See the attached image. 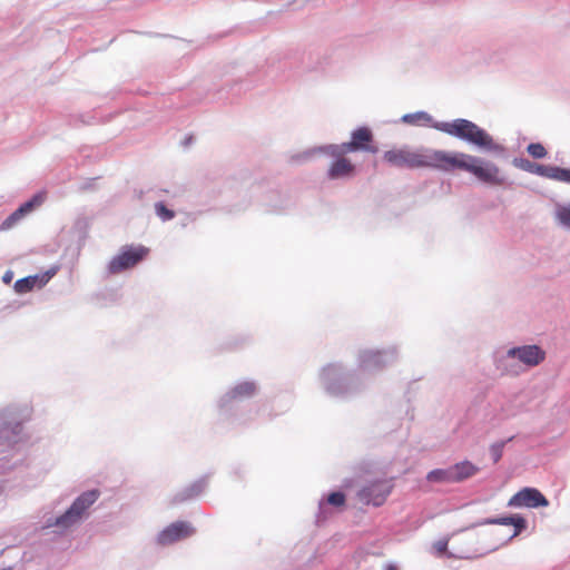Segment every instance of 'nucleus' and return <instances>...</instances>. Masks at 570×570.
I'll use <instances>...</instances> for the list:
<instances>
[{
  "label": "nucleus",
  "mask_w": 570,
  "mask_h": 570,
  "mask_svg": "<svg viewBox=\"0 0 570 570\" xmlns=\"http://www.w3.org/2000/svg\"><path fill=\"white\" fill-rule=\"evenodd\" d=\"M155 210L157 216L164 222L170 220L175 217L174 210L168 209L161 202L155 204Z\"/></svg>",
  "instance_id": "nucleus-26"
},
{
  "label": "nucleus",
  "mask_w": 570,
  "mask_h": 570,
  "mask_svg": "<svg viewBox=\"0 0 570 570\" xmlns=\"http://www.w3.org/2000/svg\"><path fill=\"white\" fill-rule=\"evenodd\" d=\"M455 483H461L473 475H475L480 469L469 460L458 462L452 465Z\"/></svg>",
  "instance_id": "nucleus-19"
},
{
  "label": "nucleus",
  "mask_w": 570,
  "mask_h": 570,
  "mask_svg": "<svg viewBox=\"0 0 570 570\" xmlns=\"http://www.w3.org/2000/svg\"><path fill=\"white\" fill-rule=\"evenodd\" d=\"M275 60L278 62L279 70H289L295 73L320 71L325 66V59L317 50L286 49L271 57L268 62L274 65Z\"/></svg>",
  "instance_id": "nucleus-5"
},
{
  "label": "nucleus",
  "mask_w": 570,
  "mask_h": 570,
  "mask_svg": "<svg viewBox=\"0 0 570 570\" xmlns=\"http://www.w3.org/2000/svg\"><path fill=\"white\" fill-rule=\"evenodd\" d=\"M41 285L38 276H28L21 279H18L14 284V289L18 293H27L33 289L36 285Z\"/></svg>",
  "instance_id": "nucleus-22"
},
{
  "label": "nucleus",
  "mask_w": 570,
  "mask_h": 570,
  "mask_svg": "<svg viewBox=\"0 0 570 570\" xmlns=\"http://www.w3.org/2000/svg\"><path fill=\"white\" fill-rule=\"evenodd\" d=\"M149 254V248L138 246H124L121 250L111 258L108 264L109 274H120L127 269L135 267L141 261H144Z\"/></svg>",
  "instance_id": "nucleus-8"
},
{
  "label": "nucleus",
  "mask_w": 570,
  "mask_h": 570,
  "mask_svg": "<svg viewBox=\"0 0 570 570\" xmlns=\"http://www.w3.org/2000/svg\"><path fill=\"white\" fill-rule=\"evenodd\" d=\"M99 495L98 490H90L80 494L71 507L57 519L56 525L69 528L79 521L83 513L98 500Z\"/></svg>",
  "instance_id": "nucleus-10"
},
{
  "label": "nucleus",
  "mask_w": 570,
  "mask_h": 570,
  "mask_svg": "<svg viewBox=\"0 0 570 570\" xmlns=\"http://www.w3.org/2000/svg\"><path fill=\"white\" fill-rule=\"evenodd\" d=\"M373 142V132L366 127H357L351 134V140L335 145H322L308 148L293 157V160L302 163L313 158L316 155H326V156H343L347 153H357L365 151L371 154L377 153V147L372 145Z\"/></svg>",
  "instance_id": "nucleus-4"
},
{
  "label": "nucleus",
  "mask_w": 570,
  "mask_h": 570,
  "mask_svg": "<svg viewBox=\"0 0 570 570\" xmlns=\"http://www.w3.org/2000/svg\"><path fill=\"white\" fill-rule=\"evenodd\" d=\"M390 492L391 488L385 481L376 480L358 490L357 497L365 504L380 507L385 502Z\"/></svg>",
  "instance_id": "nucleus-12"
},
{
  "label": "nucleus",
  "mask_w": 570,
  "mask_h": 570,
  "mask_svg": "<svg viewBox=\"0 0 570 570\" xmlns=\"http://www.w3.org/2000/svg\"><path fill=\"white\" fill-rule=\"evenodd\" d=\"M195 532L194 528L185 521H177L165 528L157 537L161 546L173 544L183 539L189 538Z\"/></svg>",
  "instance_id": "nucleus-14"
},
{
  "label": "nucleus",
  "mask_w": 570,
  "mask_h": 570,
  "mask_svg": "<svg viewBox=\"0 0 570 570\" xmlns=\"http://www.w3.org/2000/svg\"><path fill=\"white\" fill-rule=\"evenodd\" d=\"M527 153L535 159H542L548 155L546 147L541 142L529 144L527 146Z\"/></svg>",
  "instance_id": "nucleus-25"
},
{
  "label": "nucleus",
  "mask_w": 570,
  "mask_h": 570,
  "mask_svg": "<svg viewBox=\"0 0 570 570\" xmlns=\"http://www.w3.org/2000/svg\"><path fill=\"white\" fill-rule=\"evenodd\" d=\"M490 524L512 525L514 528V530H513V533L509 538V540H511L527 529L528 521L525 518H523L520 514H510V515H505V517L484 518V519H481V520L474 522L469 528H476V527L490 525Z\"/></svg>",
  "instance_id": "nucleus-15"
},
{
  "label": "nucleus",
  "mask_w": 570,
  "mask_h": 570,
  "mask_svg": "<svg viewBox=\"0 0 570 570\" xmlns=\"http://www.w3.org/2000/svg\"><path fill=\"white\" fill-rule=\"evenodd\" d=\"M3 281L9 283L11 281V276L9 274L4 275Z\"/></svg>",
  "instance_id": "nucleus-33"
},
{
  "label": "nucleus",
  "mask_w": 570,
  "mask_h": 570,
  "mask_svg": "<svg viewBox=\"0 0 570 570\" xmlns=\"http://www.w3.org/2000/svg\"><path fill=\"white\" fill-rule=\"evenodd\" d=\"M426 167L436 168L443 171L455 169L472 174L481 183L512 187L513 183L502 175L497 164L482 157L464 153H448L444 150H432L426 154Z\"/></svg>",
  "instance_id": "nucleus-2"
},
{
  "label": "nucleus",
  "mask_w": 570,
  "mask_h": 570,
  "mask_svg": "<svg viewBox=\"0 0 570 570\" xmlns=\"http://www.w3.org/2000/svg\"><path fill=\"white\" fill-rule=\"evenodd\" d=\"M550 168H551L550 165H542V164L535 163L531 174H534V175H538V176H541L544 178H549L550 177Z\"/></svg>",
  "instance_id": "nucleus-29"
},
{
  "label": "nucleus",
  "mask_w": 570,
  "mask_h": 570,
  "mask_svg": "<svg viewBox=\"0 0 570 570\" xmlns=\"http://www.w3.org/2000/svg\"><path fill=\"white\" fill-rule=\"evenodd\" d=\"M513 439H514V436L512 435L507 440H501V441L494 442L490 445L489 451H490V455H491L493 463H498L501 460V458L503 455L504 446L507 445V443L511 442Z\"/></svg>",
  "instance_id": "nucleus-23"
},
{
  "label": "nucleus",
  "mask_w": 570,
  "mask_h": 570,
  "mask_svg": "<svg viewBox=\"0 0 570 570\" xmlns=\"http://www.w3.org/2000/svg\"><path fill=\"white\" fill-rule=\"evenodd\" d=\"M336 159L333 161L331 167L327 170V177L330 179H336L338 177H344L351 174L354 169L351 161L342 156H335Z\"/></svg>",
  "instance_id": "nucleus-20"
},
{
  "label": "nucleus",
  "mask_w": 570,
  "mask_h": 570,
  "mask_svg": "<svg viewBox=\"0 0 570 570\" xmlns=\"http://www.w3.org/2000/svg\"><path fill=\"white\" fill-rule=\"evenodd\" d=\"M513 508H541L548 507V499L535 488H523L518 491L508 502Z\"/></svg>",
  "instance_id": "nucleus-13"
},
{
  "label": "nucleus",
  "mask_w": 570,
  "mask_h": 570,
  "mask_svg": "<svg viewBox=\"0 0 570 570\" xmlns=\"http://www.w3.org/2000/svg\"><path fill=\"white\" fill-rule=\"evenodd\" d=\"M99 495L98 490H90L80 494L71 507L57 519L56 525L69 528L79 521L83 513L98 500Z\"/></svg>",
  "instance_id": "nucleus-9"
},
{
  "label": "nucleus",
  "mask_w": 570,
  "mask_h": 570,
  "mask_svg": "<svg viewBox=\"0 0 570 570\" xmlns=\"http://www.w3.org/2000/svg\"><path fill=\"white\" fill-rule=\"evenodd\" d=\"M384 570H399V567L394 562H387L384 564Z\"/></svg>",
  "instance_id": "nucleus-32"
},
{
  "label": "nucleus",
  "mask_w": 570,
  "mask_h": 570,
  "mask_svg": "<svg viewBox=\"0 0 570 570\" xmlns=\"http://www.w3.org/2000/svg\"><path fill=\"white\" fill-rule=\"evenodd\" d=\"M549 179L570 184V169L559 166H551Z\"/></svg>",
  "instance_id": "nucleus-24"
},
{
  "label": "nucleus",
  "mask_w": 570,
  "mask_h": 570,
  "mask_svg": "<svg viewBox=\"0 0 570 570\" xmlns=\"http://www.w3.org/2000/svg\"><path fill=\"white\" fill-rule=\"evenodd\" d=\"M399 360V348L395 345L386 348H363L356 356L358 371L364 374L379 373L393 365Z\"/></svg>",
  "instance_id": "nucleus-7"
},
{
  "label": "nucleus",
  "mask_w": 570,
  "mask_h": 570,
  "mask_svg": "<svg viewBox=\"0 0 570 570\" xmlns=\"http://www.w3.org/2000/svg\"><path fill=\"white\" fill-rule=\"evenodd\" d=\"M546 351L537 344L513 346L504 354L495 356L494 363L502 374L517 375V366L511 365V361L518 360L528 367H534L546 360Z\"/></svg>",
  "instance_id": "nucleus-6"
},
{
  "label": "nucleus",
  "mask_w": 570,
  "mask_h": 570,
  "mask_svg": "<svg viewBox=\"0 0 570 570\" xmlns=\"http://www.w3.org/2000/svg\"><path fill=\"white\" fill-rule=\"evenodd\" d=\"M346 497L342 491L331 492L326 500L322 499L318 503V512L316 514V522L321 523L326 520V507L333 505L335 508H340L345 504Z\"/></svg>",
  "instance_id": "nucleus-18"
},
{
  "label": "nucleus",
  "mask_w": 570,
  "mask_h": 570,
  "mask_svg": "<svg viewBox=\"0 0 570 570\" xmlns=\"http://www.w3.org/2000/svg\"><path fill=\"white\" fill-rule=\"evenodd\" d=\"M318 379L324 393L333 399L347 401L362 394L368 381L358 370H351L341 362L321 367Z\"/></svg>",
  "instance_id": "nucleus-3"
},
{
  "label": "nucleus",
  "mask_w": 570,
  "mask_h": 570,
  "mask_svg": "<svg viewBox=\"0 0 570 570\" xmlns=\"http://www.w3.org/2000/svg\"><path fill=\"white\" fill-rule=\"evenodd\" d=\"M535 163L527 159V158H523V157H515L513 158L512 160V165L521 170H524L527 173H532L533 170V166H534Z\"/></svg>",
  "instance_id": "nucleus-27"
},
{
  "label": "nucleus",
  "mask_w": 570,
  "mask_h": 570,
  "mask_svg": "<svg viewBox=\"0 0 570 570\" xmlns=\"http://www.w3.org/2000/svg\"><path fill=\"white\" fill-rule=\"evenodd\" d=\"M294 396L292 393L286 392L278 394L272 405L263 403L256 409V415L258 419L265 420L271 419L273 415H277L286 411L293 403Z\"/></svg>",
  "instance_id": "nucleus-17"
},
{
  "label": "nucleus",
  "mask_w": 570,
  "mask_h": 570,
  "mask_svg": "<svg viewBox=\"0 0 570 570\" xmlns=\"http://www.w3.org/2000/svg\"><path fill=\"white\" fill-rule=\"evenodd\" d=\"M250 391H252V401L254 400V402L256 404L263 402V399H262L261 394L257 391L256 384L253 381H252Z\"/></svg>",
  "instance_id": "nucleus-31"
},
{
  "label": "nucleus",
  "mask_w": 570,
  "mask_h": 570,
  "mask_svg": "<svg viewBox=\"0 0 570 570\" xmlns=\"http://www.w3.org/2000/svg\"><path fill=\"white\" fill-rule=\"evenodd\" d=\"M557 217L562 226L570 228V205L560 207Z\"/></svg>",
  "instance_id": "nucleus-28"
},
{
  "label": "nucleus",
  "mask_w": 570,
  "mask_h": 570,
  "mask_svg": "<svg viewBox=\"0 0 570 570\" xmlns=\"http://www.w3.org/2000/svg\"><path fill=\"white\" fill-rule=\"evenodd\" d=\"M448 543H449V540L448 539H442V540H439L436 541L434 544H433V548L435 550V552L438 554H445L448 552Z\"/></svg>",
  "instance_id": "nucleus-30"
},
{
  "label": "nucleus",
  "mask_w": 570,
  "mask_h": 570,
  "mask_svg": "<svg viewBox=\"0 0 570 570\" xmlns=\"http://www.w3.org/2000/svg\"><path fill=\"white\" fill-rule=\"evenodd\" d=\"M401 120L407 125H417L419 121H423V125L431 126L439 131L474 146L479 150L500 158L508 157L507 148L503 145L494 141L493 137L484 128L469 119L456 118L452 121H434L429 112L420 110L403 115Z\"/></svg>",
  "instance_id": "nucleus-1"
},
{
  "label": "nucleus",
  "mask_w": 570,
  "mask_h": 570,
  "mask_svg": "<svg viewBox=\"0 0 570 570\" xmlns=\"http://www.w3.org/2000/svg\"><path fill=\"white\" fill-rule=\"evenodd\" d=\"M384 160L397 168L426 167V154L413 153L405 149H392L384 153Z\"/></svg>",
  "instance_id": "nucleus-11"
},
{
  "label": "nucleus",
  "mask_w": 570,
  "mask_h": 570,
  "mask_svg": "<svg viewBox=\"0 0 570 570\" xmlns=\"http://www.w3.org/2000/svg\"><path fill=\"white\" fill-rule=\"evenodd\" d=\"M47 197L45 191L36 194L30 200L22 204L16 209L9 217H7L1 224V230H8L12 228L24 215L31 213L36 207L40 206Z\"/></svg>",
  "instance_id": "nucleus-16"
},
{
  "label": "nucleus",
  "mask_w": 570,
  "mask_h": 570,
  "mask_svg": "<svg viewBox=\"0 0 570 570\" xmlns=\"http://www.w3.org/2000/svg\"><path fill=\"white\" fill-rule=\"evenodd\" d=\"M426 481L432 483H455L452 465L430 471L426 474Z\"/></svg>",
  "instance_id": "nucleus-21"
}]
</instances>
